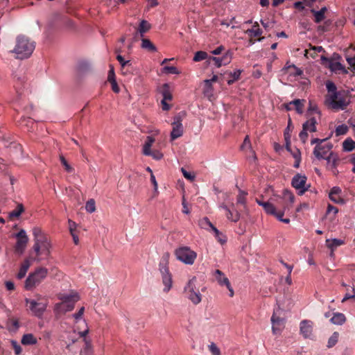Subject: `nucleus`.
Instances as JSON below:
<instances>
[{
    "label": "nucleus",
    "mask_w": 355,
    "mask_h": 355,
    "mask_svg": "<svg viewBox=\"0 0 355 355\" xmlns=\"http://www.w3.org/2000/svg\"><path fill=\"white\" fill-rule=\"evenodd\" d=\"M325 85L327 90L325 105L335 111L345 110L351 102L348 92L343 89L338 90L336 85L330 80L327 81Z\"/></svg>",
    "instance_id": "1"
},
{
    "label": "nucleus",
    "mask_w": 355,
    "mask_h": 355,
    "mask_svg": "<svg viewBox=\"0 0 355 355\" xmlns=\"http://www.w3.org/2000/svg\"><path fill=\"white\" fill-rule=\"evenodd\" d=\"M35 48V42L26 35H19L16 37L15 45L11 52L15 54L17 59L24 60L32 55Z\"/></svg>",
    "instance_id": "2"
},
{
    "label": "nucleus",
    "mask_w": 355,
    "mask_h": 355,
    "mask_svg": "<svg viewBox=\"0 0 355 355\" xmlns=\"http://www.w3.org/2000/svg\"><path fill=\"white\" fill-rule=\"evenodd\" d=\"M205 290L206 287L196 277H193L184 286V293L193 304L197 305L201 302L202 299V292H205Z\"/></svg>",
    "instance_id": "3"
},
{
    "label": "nucleus",
    "mask_w": 355,
    "mask_h": 355,
    "mask_svg": "<svg viewBox=\"0 0 355 355\" xmlns=\"http://www.w3.org/2000/svg\"><path fill=\"white\" fill-rule=\"evenodd\" d=\"M234 198L228 193L224 194L223 202L218 205V208L225 211V217L231 222L236 223L240 220V211L236 208Z\"/></svg>",
    "instance_id": "4"
},
{
    "label": "nucleus",
    "mask_w": 355,
    "mask_h": 355,
    "mask_svg": "<svg viewBox=\"0 0 355 355\" xmlns=\"http://www.w3.org/2000/svg\"><path fill=\"white\" fill-rule=\"evenodd\" d=\"M48 275V269L43 267L37 268L33 272L29 274L24 283V288L27 291L33 290L39 285Z\"/></svg>",
    "instance_id": "5"
},
{
    "label": "nucleus",
    "mask_w": 355,
    "mask_h": 355,
    "mask_svg": "<svg viewBox=\"0 0 355 355\" xmlns=\"http://www.w3.org/2000/svg\"><path fill=\"white\" fill-rule=\"evenodd\" d=\"M327 139L314 138L311 141V144H315L313 150V155L318 159H324L331 152L333 145L327 142Z\"/></svg>",
    "instance_id": "6"
},
{
    "label": "nucleus",
    "mask_w": 355,
    "mask_h": 355,
    "mask_svg": "<svg viewBox=\"0 0 355 355\" xmlns=\"http://www.w3.org/2000/svg\"><path fill=\"white\" fill-rule=\"evenodd\" d=\"M168 254L164 255L159 263V271L162 274V283L164 285V291L168 292L172 287L173 281L168 268Z\"/></svg>",
    "instance_id": "7"
},
{
    "label": "nucleus",
    "mask_w": 355,
    "mask_h": 355,
    "mask_svg": "<svg viewBox=\"0 0 355 355\" xmlns=\"http://www.w3.org/2000/svg\"><path fill=\"white\" fill-rule=\"evenodd\" d=\"M282 310L280 308L274 310L271 317L272 331L273 334H279L285 327V318L281 317Z\"/></svg>",
    "instance_id": "8"
},
{
    "label": "nucleus",
    "mask_w": 355,
    "mask_h": 355,
    "mask_svg": "<svg viewBox=\"0 0 355 355\" xmlns=\"http://www.w3.org/2000/svg\"><path fill=\"white\" fill-rule=\"evenodd\" d=\"M211 274L220 286H225L227 288L229 291V296L232 297L234 295V291L228 277L225 275V273L217 269L214 270Z\"/></svg>",
    "instance_id": "9"
},
{
    "label": "nucleus",
    "mask_w": 355,
    "mask_h": 355,
    "mask_svg": "<svg viewBox=\"0 0 355 355\" xmlns=\"http://www.w3.org/2000/svg\"><path fill=\"white\" fill-rule=\"evenodd\" d=\"M197 257V253L189 247L179 248V261L187 265H193Z\"/></svg>",
    "instance_id": "10"
},
{
    "label": "nucleus",
    "mask_w": 355,
    "mask_h": 355,
    "mask_svg": "<svg viewBox=\"0 0 355 355\" xmlns=\"http://www.w3.org/2000/svg\"><path fill=\"white\" fill-rule=\"evenodd\" d=\"M51 24L52 26H64L67 29H73L74 24L72 20L69 19L66 16H63L59 13H55L53 15L51 19Z\"/></svg>",
    "instance_id": "11"
},
{
    "label": "nucleus",
    "mask_w": 355,
    "mask_h": 355,
    "mask_svg": "<svg viewBox=\"0 0 355 355\" xmlns=\"http://www.w3.org/2000/svg\"><path fill=\"white\" fill-rule=\"evenodd\" d=\"M26 305L29 304V309L32 313L38 318H41L46 309V304L37 302L34 300L25 299Z\"/></svg>",
    "instance_id": "12"
},
{
    "label": "nucleus",
    "mask_w": 355,
    "mask_h": 355,
    "mask_svg": "<svg viewBox=\"0 0 355 355\" xmlns=\"http://www.w3.org/2000/svg\"><path fill=\"white\" fill-rule=\"evenodd\" d=\"M17 242L15 246V252L19 254H22L26 248L28 242V238L24 230H21L15 235Z\"/></svg>",
    "instance_id": "13"
},
{
    "label": "nucleus",
    "mask_w": 355,
    "mask_h": 355,
    "mask_svg": "<svg viewBox=\"0 0 355 355\" xmlns=\"http://www.w3.org/2000/svg\"><path fill=\"white\" fill-rule=\"evenodd\" d=\"M306 177L304 175L297 174L292 179V186L298 190L299 194L302 195L306 191L309 185H306Z\"/></svg>",
    "instance_id": "14"
},
{
    "label": "nucleus",
    "mask_w": 355,
    "mask_h": 355,
    "mask_svg": "<svg viewBox=\"0 0 355 355\" xmlns=\"http://www.w3.org/2000/svg\"><path fill=\"white\" fill-rule=\"evenodd\" d=\"M58 299L62 300L61 303H58L55 306V311H58L62 309L65 303L67 302H76L80 300V296L76 292H71L70 294H62L58 295Z\"/></svg>",
    "instance_id": "15"
},
{
    "label": "nucleus",
    "mask_w": 355,
    "mask_h": 355,
    "mask_svg": "<svg viewBox=\"0 0 355 355\" xmlns=\"http://www.w3.org/2000/svg\"><path fill=\"white\" fill-rule=\"evenodd\" d=\"M159 93L162 95L163 99L161 101L162 110L167 111L171 108V105L166 103V101L172 100V94L170 90V86L168 83H164L159 89Z\"/></svg>",
    "instance_id": "16"
},
{
    "label": "nucleus",
    "mask_w": 355,
    "mask_h": 355,
    "mask_svg": "<svg viewBox=\"0 0 355 355\" xmlns=\"http://www.w3.org/2000/svg\"><path fill=\"white\" fill-rule=\"evenodd\" d=\"M295 202V196L293 193L288 190L284 189L282 193V196L279 197L277 203L283 204L284 210L289 209Z\"/></svg>",
    "instance_id": "17"
},
{
    "label": "nucleus",
    "mask_w": 355,
    "mask_h": 355,
    "mask_svg": "<svg viewBox=\"0 0 355 355\" xmlns=\"http://www.w3.org/2000/svg\"><path fill=\"white\" fill-rule=\"evenodd\" d=\"M152 28V25L146 20L141 19L139 24V26L135 28V32L134 33V40H137L140 38H143L145 34L148 33Z\"/></svg>",
    "instance_id": "18"
},
{
    "label": "nucleus",
    "mask_w": 355,
    "mask_h": 355,
    "mask_svg": "<svg viewBox=\"0 0 355 355\" xmlns=\"http://www.w3.org/2000/svg\"><path fill=\"white\" fill-rule=\"evenodd\" d=\"M232 59V53L231 51H226L221 58L218 57H209V62H214V65L216 67H220L223 65H227L230 64Z\"/></svg>",
    "instance_id": "19"
},
{
    "label": "nucleus",
    "mask_w": 355,
    "mask_h": 355,
    "mask_svg": "<svg viewBox=\"0 0 355 355\" xmlns=\"http://www.w3.org/2000/svg\"><path fill=\"white\" fill-rule=\"evenodd\" d=\"M313 322L309 320H303L300 323V332L304 338H311L313 336Z\"/></svg>",
    "instance_id": "20"
},
{
    "label": "nucleus",
    "mask_w": 355,
    "mask_h": 355,
    "mask_svg": "<svg viewBox=\"0 0 355 355\" xmlns=\"http://www.w3.org/2000/svg\"><path fill=\"white\" fill-rule=\"evenodd\" d=\"M341 189L338 187H334L329 194V197L331 201L336 204H344L345 200L340 196Z\"/></svg>",
    "instance_id": "21"
},
{
    "label": "nucleus",
    "mask_w": 355,
    "mask_h": 355,
    "mask_svg": "<svg viewBox=\"0 0 355 355\" xmlns=\"http://www.w3.org/2000/svg\"><path fill=\"white\" fill-rule=\"evenodd\" d=\"M345 243L344 239H326V245L331 250V255H334V250L339 246Z\"/></svg>",
    "instance_id": "22"
},
{
    "label": "nucleus",
    "mask_w": 355,
    "mask_h": 355,
    "mask_svg": "<svg viewBox=\"0 0 355 355\" xmlns=\"http://www.w3.org/2000/svg\"><path fill=\"white\" fill-rule=\"evenodd\" d=\"M304 101V100L295 99L286 104L285 107L287 110H291L293 109L292 106H294L297 112L302 114L303 112Z\"/></svg>",
    "instance_id": "23"
},
{
    "label": "nucleus",
    "mask_w": 355,
    "mask_h": 355,
    "mask_svg": "<svg viewBox=\"0 0 355 355\" xmlns=\"http://www.w3.org/2000/svg\"><path fill=\"white\" fill-rule=\"evenodd\" d=\"M256 202L259 205L261 206L268 214L273 215L276 214V208L272 203L269 202H263L259 199H256Z\"/></svg>",
    "instance_id": "24"
},
{
    "label": "nucleus",
    "mask_w": 355,
    "mask_h": 355,
    "mask_svg": "<svg viewBox=\"0 0 355 355\" xmlns=\"http://www.w3.org/2000/svg\"><path fill=\"white\" fill-rule=\"evenodd\" d=\"M76 70L79 74L83 75L91 70V65L86 60H80L78 62Z\"/></svg>",
    "instance_id": "25"
},
{
    "label": "nucleus",
    "mask_w": 355,
    "mask_h": 355,
    "mask_svg": "<svg viewBox=\"0 0 355 355\" xmlns=\"http://www.w3.org/2000/svg\"><path fill=\"white\" fill-rule=\"evenodd\" d=\"M155 141V139L152 136H148L146 137V139L145 141V143L143 146L142 148V153L144 155H150V151L151 150V147L154 142Z\"/></svg>",
    "instance_id": "26"
},
{
    "label": "nucleus",
    "mask_w": 355,
    "mask_h": 355,
    "mask_svg": "<svg viewBox=\"0 0 355 355\" xmlns=\"http://www.w3.org/2000/svg\"><path fill=\"white\" fill-rule=\"evenodd\" d=\"M140 39L141 40V49L147 50L149 52H156L157 51V47L149 39L144 37Z\"/></svg>",
    "instance_id": "27"
},
{
    "label": "nucleus",
    "mask_w": 355,
    "mask_h": 355,
    "mask_svg": "<svg viewBox=\"0 0 355 355\" xmlns=\"http://www.w3.org/2000/svg\"><path fill=\"white\" fill-rule=\"evenodd\" d=\"M48 241V238L44 234L35 239V243L33 248L37 256L40 255V244Z\"/></svg>",
    "instance_id": "28"
},
{
    "label": "nucleus",
    "mask_w": 355,
    "mask_h": 355,
    "mask_svg": "<svg viewBox=\"0 0 355 355\" xmlns=\"http://www.w3.org/2000/svg\"><path fill=\"white\" fill-rule=\"evenodd\" d=\"M316 124V119L312 117L303 123L302 128L309 132H314L317 130Z\"/></svg>",
    "instance_id": "29"
},
{
    "label": "nucleus",
    "mask_w": 355,
    "mask_h": 355,
    "mask_svg": "<svg viewBox=\"0 0 355 355\" xmlns=\"http://www.w3.org/2000/svg\"><path fill=\"white\" fill-rule=\"evenodd\" d=\"M31 266V262L29 259H26L24 262L21 263V267L19 268V271L17 273V278L21 279L24 278Z\"/></svg>",
    "instance_id": "30"
},
{
    "label": "nucleus",
    "mask_w": 355,
    "mask_h": 355,
    "mask_svg": "<svg viewBox=\"0 0 355 355\" xmlns=\"http://www.w3.org/2000/svg\"><path fill=\"white\" fill-rule=\"evenodd\" d=\"M180 171L184 178L188 181L193 182L196 180V173L193 171L184 167H182Z\"/></svg>",
    "instance_id": "31"
},
{
    "label": "nucleus",
    "mask_w": 355,
    "mask_h": 355,
    "mask_svg": "<svg viewBox=\"0 0 355 355\" xmlns=\"http://www.w3.org/2000/svg\"><path fill=\"white\" fill-rule=\"evenodd\" d=\"M203 94L209 99L214 97V87L209 80H204Z\"/></svg>",
    "instance_id": "32"
},
{
    "label": "nucleus",
    "mask_w": 355,
    "mask_h": 355,
    "mask_svg": "<svg viewBox=\"0 0 355 355\" xmlns=\"http://www.w3.org/2000/svg\"><path fill=\"white\" fill-rule=\"evenodd\" d=\"M198 225L200 228L211 232L215 227L207 217H204L199 220Z\"/></svg>",
    "instance_id": "33"
},
{
    "label": "nucleus",
    "mask_w": 355,
    "mask_h": 355,
    "mask_svg": "<svg viewBox=\"0 0 355 355\" xmlns=\"http://www.w3.org/2000/svg\"><path fill=\"white\" fill-rule=\"evenodd\" d=\"M330 320L334 324L342 325L345 322L346 317L342 313H335Z\"/></svg>",
    "instance_id": "34"
},
{
    "label": "nucleus",
    "mask_w": 355,
    "mask_h": 355,
    "mask_svg": "<svg viewBox=\"0 0 355 355\" xmlns=\"http://www.w3.org/2000/svg\"><path fill=\"white\" fill-rule=\"evenodd\" d=\"M248 193L239 189V194L236 197V203L235 204L236 206L242 205L244 208L246 207L247 202V197Z\"/></svg>",
    "instance_id": "35"
},
{
    "label": "nucleus",
    "mask_w": 355,
    "mask_h": 355,
    "mask_svg": "<svg viewBox=\"0 0 355 355\" xmlns=\"http://www.w3.org/2000/svg\"><path fill=\"white\" fill-rule=\"evenodd\" d=\"M327 10L326 7H322L320 10H312L311 12L314 16L315 23H320L324 19V13Z\"/></svg>",
    "instance_id": "36"
},
{
    "label": "nucleus",
    "mask_w": 355,
    "mask_h": 355,
    "mask_svg": "<svg viewBox=\"0 0 355 355\" xmlns=\"http://www.w3.org/2000/svg\"><path fill=\"white\" fill-rule=\"evenodd\" d=\"M21 343L25 345H35L37 342V338L32 334H26L22 336Z\"/></svg>",
    "instance_id": "37"
},
{
    "label": "nucleus",
    "mask_w": 355,
    "mask_h": 355,
    "mask_svg": "<svg viewBox=\"0 0 355 355\" xmlns=\"http://www.w3.org/2000/svg\"><path fill=\"white\" fill-rule=\"evenodd\" d=\"M250 37H258L262 34V30L259 28L257 22H255L252 28L248 29L245 32Z\"/></svg>",
    "instance_id": "38"
},
{
    "label": "nucleus",
    "mask_w": 355,
    "mask_h": 355,
    "mask_svg": "<svg viewBox=\"0 0 355 355\" xmlns=\"http://www.w3.org/2000/svg\"><path fill=\"white\" fill-rule=\"evenodd\" d=\"M242 71L240 69H236L233 72H230L227 75L228 76V78L227 79V83L230 85L235 81L239 79L241 73Z\"/></svg>",
    "instance_id": "39"
},
{
    "label": "nucleus",
    "mask_w": 355,
    "mask_h": 355,
    "mask_svg": "<svg viewBox=\"0 0 355 355\" xmlns=\"http://www.w3.org/2000/svg\"><path fill=\"white\" fill-rule=\"evenodd\" d=\"M210 232L214 234L215 238L220 244H224L226 243V236L222 232H220L216 227H214V229Z\"/></svg>",
    "instance_id": "40"
},
{
    "label": "nucleus",
    "mask_w": 355,
    "mask_h": 355,
    "mask_svg": "<svg viewBox=\"0 0 355 355\" xmlns=\"http://www.w3.org/2000/svg\"><path fill=\"white\" fill-rule=\"evenodd\" d=\"M24 211V205L21 203H18L16 209L9 213V218H18Z\"/></svg>",
    "instance_id": "41"
},
{
    "label": "nucleus",
    "mask_w": 355,
    "mask_h": 355,
    "mask_svg": "<svg viewBox=\"0 0 355 355\" xmlns=\"http://www.w3.org/2000/svg\"><path fill=\"white\" fill-rule=\"evenodd\" d=\"M343 150L347 152L355 148V141L350 138L345 139L343 143Z\"/></svg>",
    "instance_id": "42"
},
{
    "label": "nucleus",
    "mask_w": 355,
    "mask_h": 355,
    "mask_svg": "<svg viewBox=\"0 0 355 355\" xmlns=\"http://www.w3.org/2000/svg\"><path fill=\"white\" fill-rule=\"evenodd\" d=\"M330 68L333 71H341L343 73H347V71L345 69V66H343L340 62H336L331 64Z\"/></svg>",
    "instance_id": "43"
},
{
    "label": "nucleus",
    "mask_w": 355,
    "mask_h": 355,
    "mask_svg": "<svg viewBox=\"0 0 355 355\" xmlns=\"http://www.w3.org/2000/svg\"><path fill=\"white\" fill-rule=\"evenodd\" d=\"M324 159H326L327 164L332 167L335 168L336 166L338 157L333 152H331Z\"/></svg>",
    "instance_id": "44"
},
{
    "label": "nucleus",
    "mask_w": 355,
    "mask_h": 355,
    "mask_svg": "<svg viewBox=\"0 0 355 355\" xmlns=\"http://www.w3.org/2000/svg\"><path fill=\"white\" fill-rule=\"evenodd\" d=\"M338 338H339V334L336 331L334 332L333 334L331 336V337L328 340V343H327V347L331 348V347H334L338 343Z\"/></svg>",
    "instance_id": "45"
},
{
    "label": "nucleus",
    "mask_w": 355,
    "mask_h": 355,
    "mask_svg": "<svg viewBox=\"0 0 355 355\" xmlns=\"http://www.w3.org/2000/svg\"><path fill=\"white\" fill-rule=\"evenodd\" d=\"M85 343V346L80 352L82 355H92V347L89 340H87L86 338L84 339Z\"/></svg>",
    "instance_id": "46"
},
{
    "label": "nucleus",
    "mask_w": 355,
    "mask_h": 355,
    "mask_svg": "<svg viewBox=\"0 0 355 355\" xmlns=\"http://www.w3.org/2000/svg\"><path fill=\"white\" fill-rule=\"evenodd\" d=\"M173 130L171 132V140L173 141L178 138V118L174 117V121L172 123Z\"/></svg>",
    "instance_id": "47"
},
{
    "label": "nucleus",
    "mask_w": 355,
    "mask_h": 355,
    "mask_svg": "<svg viewBox=\"0 0 355 355\" xmlns=\"http://www.w3.org/2000/svg\"><path fill=\"white\" fill-rule=\"evenodd\" d=\"M207 57H208V55L205 51H199L195 53V55H194L193 60L195 62H200V61L207 59Z\"/></svg>",
    "instance_id": "48"
},
{
    "label": "nucleus",
    "mask_w": 355,
    "mask_h": 355,
    "mask_svg": "<svg viewBox=\"0 0 355 355\" xmlns=\"http://www.w3.org/2000/svg\"><path fill=\"white\" fill-rule=\"evenodd\" d=\"M285 211L286 210H284V207H283V209L281 211H276V214H273L272 216H275L279 221L283 222L286 224H288L290 223V219L289 218H283V216L284 214Z\"/></svg>",
    "instance_id": "49"
},
{
    "label": "nucleus",
    "mask_w": 355,
    "mask_h": 355,
    "mask_svg": "<svg viewBox=\"0 0 355 355\" xmlns=\"http://www.w3.org/2000/svg\"><path fill=\"white\" fill-rule=\"evenodd\" d=\"M85 209L89 213H93L96 211V204L94 199H89L85 205Z\"/></svg>",
    "instance_id": "50"
},
{
    "label": "nucleus",
    "mask_w": 355,
    "mask_h": 355,
    "mask_svg": "<svg viewBox=\"0 0 355 355\" xmlns=\"http://www.w3.org/2000/svg\"><path fill=\"white\" fill-rule=\"evenodd\" d=\"M347 131L348 127L345 124H342L336 127L335 133L336 136H340L345 135L347 132Z\"/></svg>",
    "instance_id": "51"
},
{
    "label": "nucleus",
    "mask_w": 355,
    "mask_h": 355,
    "mask_svg": "<svg viewBox=\"0 0 355 355\" xmlns=\"http://www.w3.org/2000/svg\"><path fill=\"white\" fill-rule=\"evenodd\" d=\"M116 60L119 62L121 66V70L125 69V67L127 66H131L132 63L130 60H125L123 57L121 55H118L116 56Z\"/></svg>",
    "instance_id": "52"
},
{
    "label": "nucleus",
    "mask_w": 355,
    "mask_h": 355,
    "mask_svg": "<svg viewBox=\"0 0 355 355\" xmlns=\"http://www.w3.org/2000/svg\"><path fill=\"white\" fill-rule=\"evenodd\" d=\"M60 160L62 164L64 166L66 171H67L68 173H71L73 171V168L69 164L67 159L64 158L63 155H60Z\"/></svg>",
    "instance_id": "53"
},
{
    "label": "nucleus",
    "mask_w": 355,
    "mask_h": 355,
    "mask_svg": "<svg viewBox=\"0 0 355 355\" xmlns=\"http://www.w3.org/2000/svg\"><path fill=\"white\" fill-rule=\"evenodd\" d=\"M162 73L177 74L178 69L175 67L165 66L162 69Z\"/></svg>",
    "instance_id": "54"
},
{
    "label": "nucleus",
    "mask_w": 355,
    "mask_h": 355,
    "mask_svg": "<svg viewBox=\"0 0 355 355\" xmlns=\"http://www.w3.org/2000/svg\"><path fill=\"white\" fill-rule=\"evenodd\" d=\"M182 211L183 214H189L190 213V205L186 201L184 196H182Z\"/></svg>",
    "instance_id": "55"
},
{
    "label": "nucleus",
    "mask_w": 355,
    "mask_h": 355,
    "mask_svg": "<svg viewBox=\"0 0 355 355\" xmlns=\"http://www.w3.org/2000/svg\"><path fill=\"white\" fill-rule=\"evenodd\" d=\"M208 347L213 355H220V350L214 343H211Z\"/></svg>",
    "instance_id": "56"
},
{
    "label": "nucleus",
    "mask_w": 355,
    "mask_h": 355,
    "mask_svg": "<svg viewBox=\"0 0 355 355\" xmlns=\"http://www.w3.org/2000/svg\"><path fill=\"white\" fill-rule=\"evenodd\" d=\"M74 304L75 302H67L64 304V306L60 309L58 311H62L63 313H65L67 311H70L74 309Z\"/></svg>",
    "instance_id": "57"
},
{
    "label": "nucleus",
    "mask_w": 355,
    "mask_h": 355,
    "mask_svg": "<svg viewBox=\"0 0 355 355\" xmlns=\"http://www.w3.org/2000/svg\"><path fill=\"white\" fill-rule=\"evenodd\" d=\"M156 160H159L163 157V154L158 150H154L150 151V155Z\"/></svg>",
    "instance_id": "58"
},
{
    "label": "nucleus",
    "mask_w": 355,
    "mask_h": 355,
    "mask_svg": "<svg viewBox=\"0 0 355 355\" xmlns=\"http://www.w3.org/2000/svg\"><path fill=\"white\" fill-rule=\"evenodd\" d=\"M349 299H355V288H352V293H347L345 295L342 300V302H344Z\"/></svg>",
    "instance_id": "59"
},
{
    "label": "nucleus",
    "mask_w": 355,
    "mask_h": 355,
    "mask_svg": "<svg viewBox=\"0 0 355 355\" xmlns=\"http://www.w3.org/2000/svg\"><path fill=\"white\" fill-rule=\"evenodd\" d=\"M12 345L15 350V353L16 355H19L21 353V347L15 340L11 341Z\"/></svg>",
    "instance_id": "60"
},
{
    "label": "nucleus",
    "mask_w": 355,
    "mask_h": 355,
    "mask_svg": "<svg viewBox=\"0 0 355 355\" xmlns=\"http://www.w3.org/2000/svg\"><path fill=\"white\" fill-rule=\"evenodd\" d=\"M308 133H309V132H307L306 130L302 128V131L299 134L300 139L302 141V142L304 144L306 143L307 141Z\"/></svg>",
    "instance_id": "61"
},
{
    "label": "nucleus",
    "mask_w": 355,
    "mask_h": 355,
    "mask_svg": "<svg viewBox=\"0 0 355 355\" xmlns=\"http://www.w3.org/2000/svg\"><path fill=\"white\" fill-rule=\"evenodd\" d=\"M33 234L34 236V240H35L36 238L43 235L44 233L42 232L41 229H40L39 227H34L33 229Z\"/></svg>",
    "instance_id": "62"
},
{
    "label": "nucleus",
    "mask_w": 355,
    "mask_h": 355,
    "mask_svg": "<svg viewBox=\"0 0 355 355\" xmlns=\"http://www.w3.org/2000/svg\"><path fill=\"white\" fill-rule=\"evenodd\" d=\"M84 311H85V307L82 306L76 313L73 314V318L76 320L80 319L84 313Z\"/></svg>",
    "instance_id": "63"
},
{
    "label": "nucleus",
    "mask_w": 355,
    "mask_h": 355,
    "mask_svg": "<svg viewBox=\"0 0 355 355\" xmlns=\"http://www.w3.org/2000/svg\"><path fill=\"white\" fill-rule=\"evenodd\" d=\"M346 60L349 66L354 68L355 69V55H352L350 57H347L346 58Z\"/></svg>",
    "instance_id": "64"
}]
</instances>
